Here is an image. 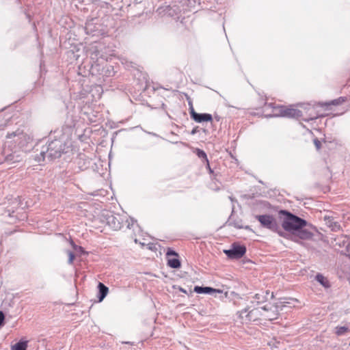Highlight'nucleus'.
<instances>
[{"mask_svg": "<svg viewBox=\"0 0 350 350\" xmlns=\"http://www.w3.org/2000/svg\"><path fill=\"white\" fill-rule=\"evenodd\" d=\"M254 301H251L244 310L239 312V318L243 322H258L262 323L267 321H273L278 319L279 316V310H282L292 304V301L299 302L297 299H284V301H279L276 304L261 303L260 295L256 294Z\"/></svg>", "mask_w": 350, "mask_h": 350, "instance_id": "obj_1", "label": "nucleus"}, {"mask_svg": "<svg viewBox=\"0 0 350 350\" xmlns=\"http://www.w3.org/2000/svg\"><path fill=\"white\" fill-rule=\"evenodd\" d=\"M280 219L281 220V225L283 229L289 232L292 234L296 230L299 229L301 227H306L307 221L291 213L281 210L278 213Z\"/></svg>", "mask_w": 350, "mask_h": 350, "instance_id": "obj_2", "label": "nucleus"}, {"mask_svg": "<svg viewBox=\"0 0 350 350\" xmlns=\"http://www.w3.org/2000/svg\"><path fill=\"white\" fill-rule=\"evenodd\" d=\"M62 142L55 139L51 142L45 148L48 149V156L51 159H56L61 157L63 152Z\"/></svg>", "mask_w": 350, "mask_h": 350, "instance_id": "obj_3", "label": "nucleus"}, {"mask_svg": "<svg viewBox=\"0 0 350 350\" xmlns=\"http://www.w3.org/2000/svg\"><path fill=\"white\" fill-rule=\"evenodd\" d=\"M256 219L261 224V225L272 231H277L278 225L273 216L269 215H257Z\"/></svg>", "mask_w": 350, "mask_h": 350, "instance_id": "obj_4", "label": "nucleus"}, {"mask_svg": "<svg viewBox=\"0 0 350 350\" xmlns=\"http://www.w3.org/2000/svg\"><path fill=\"white\" fill-rule=\"evenodd\" d=\"M224 252L228 258L232 259L241 258L246 252V247L238 244H232L230 250H225Z\"/></svg>", "mask_w": 350, "mask_h": 350, "instance_id": "obj_5", "label": "nucleus"}, {"mask_svg": "<svg viewBox=\"0 0 350 350\" xmlns=\"http://www.w3.org/2000/svg\"><path fill=\"white\" fill-rule=\"evenodd\" d=\"M16 137H17V142L21 148H23L31 141V137L19 129L14 132L8 133L6 135V137L9 139Z\"/></svg>", "mask_w": 350, "mask_h": 350, "instance_id": "obj_6", "label": "nucleus"}, {"mask_svg": "<svg viewBox=\"0 0 350 350\" xmlns=\"http://www.w3.org/2000/svg\"><path fill=\"white\" fill-rule=\"evenodd\" d=\"M301 227L299 229L296 230L292 234V240L295 242L299 243V240H310L313 237V233L308 230Z\"/></svg>", "mask_w": 350, "mask_h": 350, "instance_id": "obj_7", "label": "nucleus"}, {"mask_svg": "<svg viewBox=\"0 0 350 350\" xmlns=\"http://www.w3.org/2000/svg\"><path fill=\"white\" fill-rule=\"evenodd\" d=\"M167 258V265L172 268L178 269L180 267V261L178 259V254L171 248H168L166 252Z\"/></svg>", "mask_w": 350, "mask_h": 350, "instance_id": "obj_8", "label": "nucleus"}, {"mask_svg": "<svg viewBox=\"0 0 350 350\" xmlns=\"http://www.w3.org/2000/svg\"><path fill=\"white\" fill-rule=\"evenodd\" d=\"M276 109L278 110V113L280 116L297 118L301 116V111L294 108L278 106Z\"/></svg>", "mask_w": 350, "mask_h": 350, "instance_id": "obj_9", "label": "nucleus"}, {"mask_svg": "<svg viewBox=\"0 0 350 350\" xmlns=\"http://www.w3.org/2000/svg\"><path fill=\"white\" fill-rule=\"evenodd\" d=\"M191 118L197 122H211L213 120L212 116L209 113H198L191 109Z\"/></svg>", "mask_w": 350, "mask_h": 350, "instance_id": "obj_10", "label": "nucleus"}, {"mask_svg": "<svg viewBox=\"0 0 350 350\" xmlns=\"http://www.w3.org/2000/svg\"><path fill=\"white\" fill-rule=\"evenodd\" d=\"M107 223L111 228L116 230L121 228L122 223L119 219L113 215H107Z\"/></svg>", "mask_w": 350, "mask_h": 350, "instance_id": "obj_11", "label": "nucleus"}, {"mask_svg": "<svg viewBox=\"0 0 350 350\" xmlns=\"http://www.w3.org/2000/svg\"><path fill=\"white\" fill-rule=\"evenodd\" d=\"M68 253L83 255L85 252L81 246L76 245L72 240H70L69 241Z\"/></svg>", "mask_w": 350, "mask_h": 350, "instance_id": "obj_12", "label": "nucleus"}, {"mask_svg": "<svg viewBox=\"0 0 350 350\" xmlns=\"http://www.w3.org/2000/svg\"><path fill=\"white\" fill-rule=\"evenodd\" d=\"M194 291L197 293H221V290H217L211 287H201V286H195Z\"/></svg>", "mask_w": 350, "mask_h": 350, "instance_id": "obj_13", "label": "nucleus"}, {"mask_svg": "<svg viewBox=\"0 0 350 350\" xmlns=\"http://www.w3.org/2000/svg\"><path fill=\"white\" fill-rule=\"evenodd\" d=\"M48 152V149L45 148V146H42L40 150L39 154H37L34 157V161L38 163L43 162L45 159L46 153Z\"/></svg>", "mask_w": 350, "mask_h": 350, "instance_id": "obj_14", "label": "nucleus"}, {"mask_svg": "<svg viewBox=\"0 0 350 350\" xmlns=\"http://www.w3.org/2000/svg\"><path fill=\"white\" fill-rule=\"evenodd\" d=\"M98 288L99 289V301L103 300V299L106 297L108 293L109 289L107 286H105L103 283L99 282L98 285Z\"/></svg>", "mask_w": 350, "mask_h": 350, "instance_id": "obj_15", "label": "nucleus"}, {"mask_svg": "<svg viewBox=\"0 0 350 350\" xmlns=\"http://www.w3.org/2000/svg\"><path fill=\"white\" fill-rule=\"evenodd\" d=\"M316 280L325 288L330 287V284L327 278L324 277L321 274H317L316 275Z\"/></svg>", "mask_w": 350, "mask_h": 350, "instance_id": "obj_16", "label": "nucleus"}, {"mask_svg": "<svg viewBox=\"0 0 350 350\" xmlns=\"http://www.w3.org/2000/svg\"><path fill=\"white\" fill-rule=\"evenodd\" d=\"M27 342L26 341H20L12 346V350H26Z\"/></svg>", "mask_w": 350, "mask_h": 350, "instance_id": "obj_17", "label": "nucleus"}, {"mask_svg": "<svg viewBox=\"0 0 350 350\" xmlns=\"http://www.w3.org/2000/svg\"><path fill=\"white\" fill-rule=\"evenodd\" d=\"M349 331V328L346 326H340L336 327V334L338 336L344 334Z\"/></svg>", "mask_w": 350, "mask_h": 350, "instance_id": "obj_18", "label": "nucleus"}, {"mask_svg": "<svg viewBox=\"0 0 350 350\" xmlns=\"http://www.w3.org/2000/svg\"><path fill=\"white\" fill-rule=\"evenodd\" d=\"M198 155L199 157H202V158L205 159V160L207 162V167H208V168L209 170V172L211 173H212L213 171H212V170L211 169V167L209 166L208 161L207 159L206 153L203 150H198Z\"/></svg>", "mask_w": 350, "mask_h": 350, "instance_id": "obj_19", "label": "nucleus"}, {"mask_svg": "<svg viewBox=\"0 0 350 350\" xmlns=\"http://www.w3.org/2000/svg\"><path fill=\"white\" fill-rule=\"evenodd\" d=\"M82 255L75 254L74 253H68V262L73 263L75 260L80 258Z\"/></svg>", "mask_w": 350, "mask_h": 350, "instance_id": "obj_20", "label": "nucleus"}, {"mask_svg": "<svg viewBox=\"0 0 350 350\" xmlns=\"http://www.w3.org/2000/svg\"><path fill=\"white\" fill-rule=\"evenodd\" d=\"M5 316L3 312L0 311V327L4 324Z\"/></svg>", "mask_w": 350, "mask_h": 350, "instance_id": "obj_21", "label": "nucleus"}, {"mask_svg": "<svg viewBox=\"0 0 350 350\" xmlns=\"http://www.w3.org/2000/svg\"><path fill=\"white\" fill-rule=\"evenodd\" d=\"M314 145H315V146H316L317 150H319L321 148V142L319 139H314Z\"/></svg>", "mask_w": 350, "mask_h": 350, "instance_id": "obj_22", "label": "nucleus"}, {"mask_svg": "<svg viewBox=\"0 0 350 350\" xmlns=\"http://www.w3.org/2000/svg\"><path fill=\"white\" fill-rule=\"evenodd\" d=\"M278 232V234L280 236V237H286V234L281 231L280 230H279V228L278 229V230L276 231Z\"/></svg>", "mask_w": 350, "mask_h": 350, "instance_id": "obj_23", "label": "nucleus"}, {"mask_svg": "<svg viewBox=\"0 0 350 350\" xmlns=\"http://www.w3.org/2000/svg\"><path fill=\"white\" fill-rule=\"evenodd\" d=\"M179 291L184 293H187V291L186 290L183 289V288L181 287H179Z\"/></svg>", "mask_w": 350, "mask_h": 350, "instance_id": "obj_24", "label": "nucleus"}, {"mask_svg": "<svg viewBox=\"0 0 350 350\" xmlns=\"http://www.w3.org/2000/svg\"><path fill=\"white\" fill-rule=\"evenodd\" d=\"M339 228V226H338V225H336H336H335V227H334V229L335 230V228Z\"/></svg>", "mask_w": 350, "mask_h": 350, "instance_id": "obj_25", "label": "nucleus"}, {"mask_svg": "<svg viewBox=\"0 0 350 350\" xmlns=\"http://www.w3.org/2000/svg\"><path fill=\"white\" fill-rule=\"evenodd\" d=\"M38 145H37V148H36V151H38V150H39V149L38 148Z\"/></svg>", "mask_w": 350, "mask_h": 350, "instance_id": "obj_26", "label": "nucleus"}, {"mask_svg": "<svg viewBox=\"0 0 350 350\" xmlns=\"http://www.w3.org/2000/svg\"><path fill=\"white\" fill-rule=\"evenodd\" d=\"M123 343L130 344V342H124Z\"/></svg>", "mask_w": 350, "mask_h": 350, "instance_id": "obj_27", "label": "nucleus"}]
</instances>
